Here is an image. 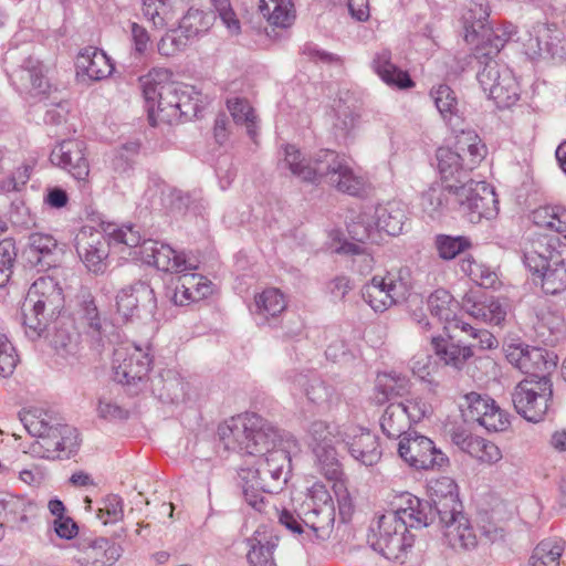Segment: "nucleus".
<instances>
[{
  "label": "nucleus",
  "mask_w": 566,
  "mask_h": 566,
  "mask_svg": "<svg viewBox=\"0 0 566 566\" xmlns=\"http://www.w3.org/2000/svg\"><path fill=\"white\" fill-rule=\"evenodd\" d=\"M218 437L226 450L259 455L255 467L247 468L253 480L259 478L265 488H280L291 472L287 448L296 446L293 439H283L280 431L256 413L231 417L218 427Z\"/></svg>",
  "instance_id": "nucleus-1"
},
{
  "label": "nucleus",
  "mask_w": 566,
  "mask_h": 566,
  "mask_svg": "<svg viewBox=\"0 0 566 566\" xmlns=\"http://www.w3.org/2000/svg\"><path fill=\"white\" fill-rule=\"evenodd\" d=\"M401 505L378 514L368 528L367 543L388 560L403 564L413 546L409 527L428 526L432 523V509L410 494L400 495Z\"/></svg>",
  "instance_id": "nucleus-2"
},
{
  "label": "nucleus",
  "mask_w": 566,
  "mask_h": 566,
  "mask_svg": "<svg viewBox=\"0 0 566 566\" xmlns=\"http://www.w3.org/2000/svg\"><path fill=\"white\" fill-rule=\"evenodd\" d=\"M282 164L303 181L326 184L350 196L360 195L365 188L364 178L354 171L349 160L331 149H321L307 159L294 145H286Z\"/></svg>",
  "instance_id": "nucleus-3"
},
{
  "label": "nucleus",
  "mask_w": 566,
  "mask_h": 566,
  "mask_svg": "<svg viewBox=\"0 0 566 566\" xmlns=\"http://www.w3.org/2000/svg\"><path fill=\"white\" fill-rule=\"evenodd\" d=\"M64 306V295L52 276H40L30 286L22 304V324L25 335L34 340L42 336L49 322Z\"/></svg>",
  "instance_id": "nucleus-4"
},
{
  "label": "nucleus",
  "mask_w": 566,
  "mask_h": 566,
  "mask_svg": "<svg viewBox=\"0 0 566 566\" xmlns=\"http://www.w3.org/2000/svg\"><path fill=\"white\" fill-rule=\"evenodd\" d=\"M485 154L486 147L474 132H462L457 137L454 149L440 147L437 160L444 188L450 192V185L470 181V171L478 167Z\"/></svg>",
  "instance_id": "nucleus-5"
},
{
  "label": "nucleus",
  "mask_w": 566,
  "mask_h": 566,
  "mask_svg": "<svg viewBox=\"0 0 566 566\" xmlns=\"http://www.w3.org/2000/svg\"><path fill=\"white\" fill-rule=\"evenodd\" d=\"M497 55L486 53L484 46H475L469 56L470 64L478 69L476 78L483 92L497 107L509 108L520 98V85L513 72L496 60Z\"/></svg>",
  "instance_id": "nucleus-6"
},
{
  "label": "nucleus",
  "mask_w": 566,
  "mask_h": 566,
  "mask_svg": "<svg viewBox=\"0 0 566 566\" xmlns=\"http://www.w3.org/2000/svg\"><path fill=\"white\" fill-rule=\"evenodd\" d=\"M166 70H153L139 78L148 122L151 126L179 122L175 83L167 82Z\"/></svg>",
  "instance_id": "nucleus-7"
},
{
  "label": "nucleus",
  "mask_w": 566,
  "mask_h": 566,
  "mask_svg": "<svg viewBox=\"0 0 566 566\" xmlns=\"http://www.w3.org/2000/svg\"><path fill=\"white\" fill-rule=\"evenodd\" d=\"M412 289L408 266L391 269L385 275H375L361 287L363 300L376 312L384 313L392 305L405 302Z\"/></svg>",
  "instance_id": "nucleus-8"
},
{
  "label": "nucleus",
  "mask_w": 566,
  "mask_h": 566,
  "mask_svg": "<svg viewBox=\"0 0 566 566\" xmlns=\"http://www.w3.org/2000/svg\"><path fill=\"white\" fill-rule=\"evenodd\" d=\"M151 359L136 345L119 346L114 350V380L122 384L129 395H138L148 388Z\"/></svg>",
  "instance_id": "nucleus-9"
},
{
  "label": "nucleus",
  "mask_w": 566,
  "mask_h": 566,
  "mask_svg": "<svg viewBox=\"0 0 566 566\" xmlns=\"http://www.w3.org/2000/svg\"><path fill=\"white\" fill-rule=\"evenodd\" d=\"M335 516V505L326 485L314 483L297 517L317 539L326 541L334 531Z\"/></svg>",
  "instance_id": "nucleus-10"
},
{
  "label": "nucleus",
  "mask_w": 566,
  "mask_h": 566,
  "mask_svg": "<svg viewBox=\"0 0 566 566\" xmlns=\"http://www.w3.org/2000/svg\"><path fill=\"white\" fill-rule=\"evenodd\" d=\"M552 397L553 384L546 375L539 376L538 379H523L512 392V401L517 413L531 422L544 419L551 409Z\"/></svg>",
  "instance_id": "nucleus-11"
},
{
  "label": "nucleus",
  "mask_w": 566,
  "mask_h": 566,
  "mask_svg": "<svg viewBox=\"0 0 566 566\" xmlns=\"http://www.w3.org/2000/svg\"><path fill=\"white\" fill-rule=\"evenodd\" d=\"M8 76L20 93L44 94L49 82L43 74V66L28 49L8 50L3 59Z\"/></svg>",
  "instance_id": "nucleus-12"
},
{
  "label": "nucleus",
  "mask_w": 566,
  "mask_h": 566,
  "mask_svg": "<svg viewBox=\"0 0 566 566\" xmlns=\"http://www.w3.org/2000/svg\"><path fill=\"white\" fill-rule=\"evenodd\" d=\"M450 193L472 223L480 222L482 218L491 219L499 211L496 193L485 181L471 179L462 185L452 184Z\"/></svg>",
  "instance_id": "nucleus-13"
},
{
  "label": "nucleus",
  "mask_w": 566,
  "mask_h": 566,
  "mask_svg": "<svg viewBox=\"0 0 566 566\" xmlns=\"http://www.w3.org/2000/svg\"><path fill=\"white\" fill-rule=\"evenodd\" d=\"M428 308L433 317H437L444 324V328L449 327L459 328L467 333L471 338L478 339L482 348H494L497 346V340L486 329L478 328L458 317L460 310L459 302L443 289H438L428 297Z\"/></svg>",
  "instance_id": "nucleus-14"
},
{
  "label": "nucleus",
  "mask_w": 566,
  "mask_h": 566,
  "mask_svg": "<svg viewBox=\"0 0 566 566\" xmlns=\"http://www.w3.org/2000/svg\"><path fill=\"white\" fill-rule=\"evenodd\" d=\"M525 53L532 59L552 57L563 60L566 46L563 33L555 23L536 21L527 25L525 34L518 38Z\"/></svg>",
  "instance_id": "nucleus-15"
},
{
  "label": "nucleus",
  "mask_w": 566,
  "mask_h": 566,
  "mask_svg": "<svg viewBox=\"0 0 566 566\" xmlns=\"http://www.w3.org/2000/svg\"><path fill=\"white\" fill-rule=\"evenodd\" d=\"M398 453L416 470L440 469L449 462L448 457L436 448L431 439L417 432H410L400 439Z\"/></svg>",
  "instance_id": "nucleus-16"
},
{
  "label": "nucleus",
  "mask_w": 566,
  "mask_h": 566,
  "mask_svg": "<svg viewBox=\"0 0 566 566\" xmlns=\"http://www.w3.org/2000/svg\"><path fill=\"white\" fill-rule=\"evenodd\" d=\"M460 407L467 421L478 422L490 432L504 431L510 426L507 412L486 395L475 391L465 394Z\"/></svg>",
  "instance_id": "nucleus-17"
},
{
  "label": "nucleus",
  "mask_w": 566,
  "mask_h": 566,
  "mask_svg": "<svg viewBox=\"0 0 566 566\" xmlns=\"http://www.w3.org/2000/svg\"><path fill=\"white\" fill-rule=\"evenodd\" d=\"M157 308V300L153 287L143 281H137L116 295V313L123 323L134 322L143 316V313L154 316Z\"/></svg>",
  "instance_id": "nucleus-18"
},
{
  "label": "nucleus",
  "mask_w": 566,
  "mask_h": 566,
  "mask_svg": "<svg viewBox=\"0 0 566 566\" xmlns=\"http://www.w3.org/2000/svg\"><path fill=\"white\" fill-rule=\"evenodd\" d=\"M80 448L77 430L72 426H62L54 432L43 434L32 442L28 453L45 460H64L74 455Z\"/></svg>",
  "instance_id": "nucleus-19"
},
{
  "label": "nucleus",
  "mask_w": 566,
  "mask_h": 566,
  "mask_svg": "<svg viewBox=\"0 0 566 566\" xmlns=\"http://www.w3.org/2000/svg\"><path fill=\"white\" fill-rule=\"evenodd\" d=\"M337 434L350 457L358 463L373 467L381 459L382 452L378 437L368 429L347 424L343 429H338Z\"/></svg>",
  "instance_id": "nucleus-20"
},
{
  "label": "nucleus",
  "mask_w": 566,
  "mask_h": 566,
  "mask_svg": "<svg viewBox=\"0 0 566 566\" xmlns=\"http://www.w3.org/2000/svg\"><path fill=\"white\" fill-rule=\"evenodd\" d=\"M139 255L145 263L164 272L181 273L198 269L197 261L174 250L169 244L155 240H144Z\"/></svg>",
  "instance_id": "nucleus-21"
},
{
  "label": "nucleus",
  "mask_w": 566,
  "mask_h": 566,
  "mask_svg": "<svg viewBox=\"0 0 566 566\" xmlns=\"http://www.w3.org/2000/svg\"><path fill=\"white\" fill-rule=\"evenodd\" d=\"M51 161L66 170L78 182L87 184L90 164L86 157V145L83 140H63L52 150Z\"/></svg>",
  "instance_id": "nucleus-22"
},
{
  "label": "nucleus",
  "mask_w": 566,
  "mask_h": 566,
  "mask_svg": "<svg viewBox=\"0 0 566 566\" xmlns=\"http://www.w3.org/2000/svg\"><path fill=\"white\" fill-rule=\"evenodd\" d=\"M443 528L446 543L454 552H467L478 546L479 537L475 527L462 510L439 518Z\"/></svg>",
  "instance_id": "nucleus-23"
},
{
  "label": "nucleus",
  "mask_w": 566,
  "mask_h": 566,
  "mask_svg": "<svg viewBox=\"0 0 566 566\" xmlns=\"http://www.w3.org/2000/svg\"><path fill=\"white\" fill-rule=\"evenodd\" d=\"M120 554V547L108 538L87 537L78 541L74 559L82 566H112Z\"/></svg>",
  "instance_id": "nucleus-24"
},
{
  "label": "nucleus",
  "mask_w": 566,
  "mask_h": 566,
  "mask_svg": "<svg viewBox=\"0 0 566 566\" xmlns=\"http://www.w3.org/2000/svg\"><path fill=\"white\" fill-rule=\"evenodd\" d=\"M406 205L398 200L388 201L375 208L374 214L361 213L356 222L363 227H371L375 231H382L389 235L401 232L406 221Z\"/></svg>",
  "instance_id": "nucleus-25"
},
{
  "label": "nucleus",
  "mask_w": 566,
  "mask_h": 566,
  "mask_svg": "<svg viewBox=\"0 0 566 566\" xmlns=\"http://www.w3.org/2000/svg\"><path fill=\"white\" fill-rule=\"evenodd\" d=\"M564 250L559 249V240L547 235L532 239L523 250V263L531 271H541L549 264L560 263L565 259Z\"/></svg>",
  "instance_id": "nucleus-26"
},
{
  "label": "nucleus",
  "mask_w": 566,
  "mask_h": 566,
  "mask_svg": "<svg viewBox=\"0 0 566 566\" xmlns=\"http://www.w3.org/2000/svg\"><path fill=\"white\" fill-rule=\"evenodd\" d=\"M108 242L105 235L92 228H82L76 234L75 247L77 254L92 272H99L108 255Z\"/></svg>",
  "instance_id": "nucleus-27"
},
{
  "label": "nucleus",
  "mask_w": 566,
  "mask_h": 566,
  "mask_svg": "<svg viewBox=\"0 0 566 566\" xmlns=\"http://www.w3.org/2000/svg\"><path fill=\"white\" fill-rule=\"evenodd\" d=\"M348 231L357 242L345 241L337 251L342 254L352 255V266L360 274H368L374 269L375 260L371 253L367 251L364 241L373 239V228L354 222L348 227Z\"/></svg>",
  "instance_id": "nucleus-28"
},
{
  "label": "nucleus",
  "mask_w": 566,
  "mask_h": 566,
  "mask_svg": "<svg viewBox=\"0 0 566 566\" xmlns=\"http://www.w3.org/2000/svg\"><path fill=\"white\" fill-rule=\"evenodd\" d=\"M431 501L424 502L432 509L430 517L432 522L434 517H444L462 509L458 499V485L453 479L449 476L439 478L430 483Z\"/></svg>",
  "instance_id": "nucleus-29"
},
{
  "label": "nucleus",
  "mask_w": 566,
  "mask_h": 566,
  "mask_svg": "<svg viewBox=\"0 0 566 566\" xmlns=\"http://www.w3.org/2000/svg\"><path fill=\"white\" fill-rule=\"evenodd\" d=\"M291 392L303 391L307 400L322 408H329L338 399L333 386L327 385L317 377H308L304 374H296L291 377Z\"/></svg>",
  "instance_id": "nucleus-30"
},
{
  "label": "nucleus",
  "mask_w": 566,
  "mask_h": 566,
  "mask_svg": "<svg viewBox=\"0 0 566 566\" xmlns=\"http://www.w3.org/2000/svg\"><path fill=\"white\" fill-rule=\"evenodd\" d=\"M490 9L485 1L469 0L463 8L462 23L464 29V40L474 44L484 40L488 35Z\"/></svg>",
  "instance_id": "nucleus-31"
},
{
  "label": "nucleus",
  "mask_w": 566,
  "mask_h": 566,
  "mask_svg": "<svg viewBox=\"0 0 566 566\" xmlns=\"http://www.w3.org/2000/svg\"><path fill=\"white\" fill-rule=\"evenodd\" d=\"M431 344L439 359L455 369H461L473 356L474 347L483 349L479 344V338H472L470 344L462 345L460 343L452 342L450 338L446 339L442 337H433Z\"/></svg>",
  "instance_id": "nucleus-32"
},
{
  "label": "nucleus",
  "mask_w": 566,
  "mask_h": 566,
  "mask_svg": "<svg viewBox=\"0 0 566 566\" xmlns=\"http://www.w3.org/2000/svg\"><path fill=\"white\" fill-rule=\"evenodd\" d=\"M279 538L266 528H258L248 539L247 558L250 566H276L273 557Z\"/></svg>",
  "instance_id": "nucleus-33"
},
{
  "label": "nucleus",
  "mask_w": 566,
  "mask_h": 566,
  "mask_svg": "<svg viewBox=\"0 0 566 566\" xmlns=\"http://www.w3.org/2000/svg\"><path fill=\"white\" fill-rule=\"evenodd\" d=\"M0 505L4 511L7 522L18 531H24L38 512L36 505L31 500L14 494L2 496Z\"/></svg>",
  "instance_id": "nucleus-34"
},
{
  "label": "nucleus",
  "mask_w": 566,
  "mask_h": 566,
  "mask_svg": "<svg viewBox=\"0 0 566 566\" xmlns=\"http://www.w3.org/2000/svg\"><path fill=\"white\" fill-rule=\"evenodd\" d=\"M373 69L377 75L390 87L407 90L415 86L407 71H402L391 62V52L381 50L373 60Z\"/></svg>",
  "instance_id": "nucleus-35"
},
{
  "label": "nucleus",
  "mask_w": 566,
  "mask_h": 566,
  "mask_svg": "<svg viewBox=\"0 0 566 566\" xmlns=\"http://www.w3.org/2000/svg\"><path fill=\"white\" fill-rule=\"evenodd\" d=\"M76 67L93 81L108 77L114 66L106 53L97 48H85L76 59Z\"/></svg>",
  "instance_id": "nucleus-36"
},
{
  "label": "nucleus",
  "mask_w": 566,
  "mask_h": 566,
  "mask_svg": "<svg viewBox=\"0 0 566 566\" xmlns=\"http://www.w3.org/2000/svg\"><path fill=\"white\" fill-rule=\"evenodd\" d=\"M19 416L27 431L36 438L54 432V430L62 428V426H67L62 423L60 418L52 411L42 408H30L21 411Z\"/></svg>",
  "instance_id": "nucleus-37"
},
{
  "label": "nucleus",
  "mask_w": 566,
  "mask_h": 566,
  "mask_svg": "<svg viewBox=\"0 0 566 566\" xmlns=\"http://www.w3.org/2000/svg\"><path fill=\"white\" fill-rule=\"evenodd\" d=\"M242 480V491L245 502L249 506L255 510L259 513H268L269 506V496L266 494L273 493L277 490L274 486L265 488L259 482L264 483L259 478H254L253 480L250 476V472L242 469L240 473Z\"/></svg>",
  "instance_id": "nucleus-38"
},
{
  "label": "nucleus",
  "mask_w": 566,
  "mask_h": 566,
  "mask_svg": "<svg viewBox=\"0 0 566 566\" xmlns=\"http://www.w3.org/2000/svg\"><path fill=\"white\" fill-rule=\"evenodd\" d=\"M533 223L548 232L562 234L566 239V208L543 206L532 212Z\"/></svg>",
  "instance_id": "nucleus-39"
},
{
  "label": "nucleus",
  "mask_w": 566,
  "mask_h": 566,
  "mask_svg": "<svg viewBox=\"0 0 566 566\" xmlns=\"http://www.w3.org/2000/svg\"><path fill=\"white\" fill-rule=\"evenodd\" d=\"M556 360L549 357L548 353L539 347H527L521 371L527 375L526 378L538 379L539 376L549 374L556 368Z\"/></svg>",
  "instance_id": "nucleus-40"
},
{
  "label": "nucleus",
  "mask_w": 566,
  "mask_h": 566,
  "mask_svg": "<svg viewBox=\"0 0 566 566\" xmlns=\"http://www.w3.org/2000/svg\"><path fill=\"white\" fill-rule=\"evenodd\" d=\"M260 11L270 24L282 29L291 27L295 20L293 0H260Z\"/></svg>",
  "instance_id": "nucleus-41"
},
{
  "label": "nucleus",
  "mask_w": 566,
  "mask_h": 566,
  "mask_svg": "<svg viewBox=\"0 0 566 566\" xmlns=\"http://www.w3.org/2000/svg\"><path fill=\"white\" fill-rule=\"evenodd\" d=\"M380 427L389 439H401L407 436L410 422L402 405L390 403L380 418Z\"/></svg>",
  "instance_id": "nucleus-42"
},
{
  "label": "nucleus",
  "mask_w": 566,
  "mask_h": 566,
  "mask_svg": "<svg viewBox=\"0 0 566 566\" xmlns=\"http://www.w3.org/2000/svg\"><path fill=\"white\" fill-rule=\"evenodd\" d=\"M565 551V542L562 538H546L534 548L528 566H559V560Z\"/></svg>",
  "instance_id": "nucleus-43"
},
{
  "label": "nucleus",
  "mask_w": 566,
  "mask_h": 566,
  "mask_svg": "<svg viewBox=\"0 0 566 566\" xmlns=\"http://www.w3.org/2000/svg\"><path fill=\"white\" fill-rule=\"evenodd\" d=\"M541 279L542 290L556 295L566 291V258L560 263L549 264L541 271H531Z\"/></svg>",
  "instance_id": "nucleus-44"
},
{
  "label": "nucleus",
  "mask_w": 566,
  "mask_h": 566,
  "mask_svg": "<svg viewBox=\"0 0 566 566\" xmlns=\"http://www.w3.org/2000/svg\"><path fill=\"white\" fill-rule=\"evenodd\" d=\"M57 248V240L48 233L34 232L29 237V253L32 262L41 266H51L49 259Z\"/></svg>",
  "instance_id": "nucleus-45"
},
{
  "label": "nucleus",
  "mask_w": 566,
  "mask_h": 566,
  "mask_svg": "<svg viewBox=\"0 0 566 566\" xmlns=\"http://www.w3.org/2000/svg\"><path fill=\"white\" fill-rule=\"evenodd\" d=\"M375 389L378 402H385L391 397L403 396L408 392L409 379L396 373L381 374L377 376Z\"/></svg>",
  "instance_id": "nucleus-46"
},
{
  "label": "nucleus",
  "mask_w": 566,
  "mask_h": 566,
  "mask_svg": "<svg viewBox=\"0 0 566 566\" xmlns=\"http://www.w3.org/2000/svg\"><path fill=\"white\" fill-rule=\"evenodd\" d=\"M213 21L214 14L212 12L190 8L182 17L179 28L181 33H185L191 40L209 31Z\"/></svg>",
  "instance_id": "nucleus-47"
},
{
  "label": "nucleus",
  "mask_w": 566,
  "mask_h": 566,
  "mask_svg": "<svg viewBox=\"0 0 566 566\" xmlns=\"http://www.w3.org/2000/svg\"><path fill=\"white\" fill-rule=\"evenodd\" d=\"M176 105L179 112V120L181 118L190 119L196 117L201 104V94L190 85L175 84Z\"/></svg>",
  "instance_id": "nucleus-48"
},
{
  "label": "nucleus",
  "mask_w": 566,
  "mask_h": 566,
  "mask_svg": "<svg viewBox=\"0 0 566 566\" xmlns=\"http://www.w3.org/2000/svg\"><path fill=\"white\" fill-rule=\"evenodd\" d=\"M227 106L234 123L245 126L249 136L254 139L256 136L258 117L250 103L244 98L234 97L228 99Z\"/></svg>",
  "instance_id": "nucleus-49"
},
{
  "label": "nucleus",
  "mask_w": 566,
  "mask_h": 566,
  "mask_svg": "<svg viewBox=\"0 0 566 566\" xmlns=\"http://www.w3.org/2000/svg\"><path fill=\"white\" fill-rule=\"evenodd\" d=\"M319 471L327 480L338 481L343 474L342 464L337 458V451L334 444L322 447L318 444L315 449H312Z\"/></svg>",
  "instance_id": "nucleus-50"
},
{
  "label": "nucleus",
  "mask_w": 566,
  "mask_h": 566,
  "mask_svg": "<svg viewBox=\"0 0 566 566\" xmlns=\"http://www.w3.org/2000/svg\"><path fill=\"white\" fill-rule=\"evenodd\" d=\"M459 268L463 274L468 275L473 282L482 287H494L499 281L494 271L485 264L475 262L471 256L461 259Z\"/></svg>",
  "instance_id": "nucleus-51"
},
{
  "label": "nucleus",
  "mask_w": 566,
  "mask_h": 566,
  "mask_svg": "<svg viewBox=\"0 0 566 566\" xmlns=\"http://www.w3.org/2000/svg\"><path fill=\"white\" fill-rule=\"evenodd\" d=\"M256 314L268 319L275 317L286 308V301L280 290L271 287L255 296Z\"/></svg>",
  "instance_id": "nucleus-52"
},
{
  "label": "nucleus",
  "mask_w": 566,
  "mask_h": 566,
  "mask_svg": "<svg viewBox=\"0 0 566 566\" xmlns=\"http://www.w3.org/2000/svg\"><path fill=\"white\" fill-rule=\"evenodd\" d=\"M516 34L517 28L510 22L503 23L495 30L489 27L488 35L484 40H480L476 46H484L486 53L497 55L505 43L511 41Z\"/></svg>",
  "instance_id": "nucleus-53"
},
{
  "label": "nucleus",
  "mask_w": 566,
  "mask_h": 566,
  "mask_svg": "<svg viewBox=\"0 0 566 566\" xmlns=\"http://www.w3.org/2000/svg\"><path fill=\"white\" fill-rule=\"evenodd\" d=\"M346 424L336 426L324 420H315L311 422L307 434L311 439L310 446L315 449L318 444L322 447L333 444L334 441L342 442L337 434L338 429H343Z\"/></svg>",
  "instance_id": "nucleus-54"
},
{
  "label": "nucleus",
  "mask_w": 566,
  "mask_h": 566,
  "mask_svg": "<svg viewBox=\"0 0 566 566\" xmlns=\"http://www.w3.org/2000/svg\"><path fill=\"white\" fill-rule=\"evenodd\" d=\"M143 11L156 29H164L174 19L169 0H143Z\"/></svg>",
  "instance_id": "nucleus-55"
},
{
  "label": "nucleus",
  "mask_w": 566,
  "mask_h": 566,
  "mask_svg": "<svg viewBox=\"0 0 566 566\" xmlns=\"http://www.w3.org/2000/svg\"><path fill=\"white\" fill-rule=\"evenodd\" d=\"M471 242L465 237H452L448 234H438L434 238V247L438 255L443 260H453L461 252L469 249Z\"/></svg>",
  "instance_id": "nucleus-56"
},
{
  "label": "nucleus",
  "mask_w": 566,
  "mask_h": 566,
  "mask_svg": "<svg viewBox=\"0 0 566 566\" xmlns=\"http://www.w3.org/2000/svg\"><path fill=\"white\" fill-rule=\"evenodd\" d=\"M430 95L443 119L451 122L458 111V101L451 87L440 84L431 90Z\"/></svg>",
  "instance_id": "nucleus-57"
},
{
  "label": "nucleus",
  "mask_w": 566,
  "mask_h": 566,
  "mask_svg": "<svg viewBox=\"0 0 566 566\" xmlns=\"http://www.w3.org/2000/svg\"><path fill=\"white\" fill-rule=\"evenodd\" d=\"M50 343L56 355L62 358L74 357L78 353V335L65 328H55Z\"/></svg>",
  "instance_id": "nucleus-58"
},
{
  "label": "nucleus",
  "mask_w": 566,
  "mask_h": 566,
  "mask_svg": "<svg viewBox=\"0 0 566 566\" xmlns=\"http://www.w3.org/2000/svg\"><path fill=\"white\" fill-rule=\"evenodd\" d=\"M124 516L123 500L116 494H108L101 501L96 517L103 525L115 524Z\"/></svg>",
  "instance_id": "nucleus-59"
},
{
  "label": "nucleus",
  "mask_w": 566,
  "mask_h": 566,
  "mask_svg": "<svg viewBox=\"0 0 566 566\" xmlns=\"http://www.w3.org/2000/svg\"><path fill=\"white\" fill-rule=\"evenodd\" d=\"M447 199L443 189L430 187L421 195L420 207L424 213L434 219L439 217L446 206Z\"/></svg>",
  "instance_id": "nucleus-60"
},
{
  "label": "nucleus",
  "mask_w": 566,
  "mask_h": 566,
  "mask_svg": "<svg viewBox=\"0 0 566 566\" xmlns=\"http://www.w3.org/2000/svg\"><path fill=\"white\" fill-rule=\"evenodd\" d=\"M17 258L15 243L12 239L0 241V287L4 286L12 275Z\"/></svg>",
  "instance_id": "nucleus-61"
},
{
  "label": "nucleus",
  "mask_w": 566,
  "mask_h": 566,
  "mask_svg": "<svg viewBox=\"0 0 566 566\" xmlns=\"http://www.w3.org/2000/svg\"><path fill=\"white\" fill-rule=\"evenodd\" d=\"M190 40L181 29L168 31L158 43V52L163 56H172L179 51L184 50Z\"/></svg>",
  "instance_id": "nucleus-62"
},
{
  "label": "nucleus",
  "mask_w": 566,
  "mask_h": 566,
  "mask_svg": "<svg viewBox=\"0 0 566 566\" xmlns=\"http://www.w3.org/2000/svg\"><path fill=\"white\" fill-rule=\"evenodd\" d=\"M212 8L218 13L222 24L228 29L230 34L240 33L241 24L232 9L230 0H210Z\"/></svg>",
  "instance_id": "nucleus-63"
},
{
  "label": "nucleus",
  "mask_w": 566,
  "mask_h": 566,
  "mask_svg": "<svg viewBox=\"0 0 566 566\" xmlns=\"http://www.w3.org/2000/svg\"><path fill=\"white\" fill-rule=\"evenodd\" d=\"M470 455L489 464L496 463L502 458L501 450L496 444L480 437H478L476 442H473V450Z\"/></svg>",
  "instance_id": "nucleus-64"
}]
</instances>
